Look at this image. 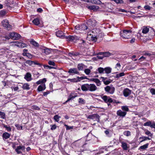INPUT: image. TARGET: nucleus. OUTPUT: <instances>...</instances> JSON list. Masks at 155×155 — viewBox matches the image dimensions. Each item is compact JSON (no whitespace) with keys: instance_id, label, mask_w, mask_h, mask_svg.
I'll use <instances>...</instances> for the list:
<instances>
[{"instance_id":"f257e3e1","label":"nucleus","mask_w":155,"mask_h":155,"mask_svg":"<svg viewBox=\"0 0 155 155\" xmlns=\"http://www.w3.org/2000/svg\"><path fill=\"white\" fill-rule=\"evenodd\" d=\"M121 36L124 38L128 39L130 38L132 31L130 30H123L120 33Z\"/></svg>"},{"instance_id":"f03ea898","label":"nucleus","mask_w":155,"mask_h":155,"mask_svg":"<svg viewBox=\"0 0 155 155\" xmlns=\"http://www.w3.org/2000/svg\"><path fill=\"white\" fill-rule=\"evenodd\" d=\"M105 92L108 94H113L114 92L115 88L112 85L107 86L104 87Z\"/></svg>"},{"instance_id":"7ed1b4c3","label":"nucleus","mask_w":155,"mask_h":155,"mask_svg":"<svg viewBox=\"0 0 155 155\" xmlns=\"http://www.w3.org/2000/svg\"><path fill=\"white\" fill-rule=\"evenodd\" d=\"M64 38H65L67 41L71 42H75L77 40L79 39V38L75 35L73 36L70 35L68 36H65Z\"/></svg>"},{"instance_id":"20e7f679","label":"nucleus","mask_w":155,"mask_h":155,"mask_svg":"<svg viewBox=\"0 0 155 155\" xmlns=\"http://www.w3.org/2000/svg\"><path fill=\"white\" fill-rule=\"evenodd\" d=\"M87 118L97 121L98 122H99L100 121V116L97 114L88 115L87 117Z\"/></svg>"},{"instance_id":"39448f33","label":"nucleus","mask_w":155,"mask_h":155,"mask_svg":"<svg viewBox=\"0 0 155 155\" xmlns=\"http://www.w3.org/2000/svg\"><path fill=\"white\" fill-rule=\"evenodd\" d=\"M2 25L4 27H5L7 30H9L12 28V26L9 24L8 21V20L5 19L3 20L2 22Z\"/></svg>"},{"instance_id":"423d86ee","label":"nucleus","mask_w":155,"mask_h":155,"mask_svg":"<svg viewBox=\"0 0 155 155\" xmlns=\"http://www.w3.org/2000/svg\"><path fill=\"white\" fill-rule=\"evenodd\" d=\"M101 98L106 103H111L113 102V99L111 98L106 95L103 96L101 97Z\"/></svg>"},{"instance_id":"0eeeda50","label":"nucleus","mask_w":155,"mask_h":155,"mask_svg":"<svg viewBox=\"0 0 155 155\" xmlns=\"http://www.w3.org/2000/svg\"><path fill=\"white\" fill-rule=\"evenodd\" d=\"M25 147L24 146H19L17 147L15 149V151L17 154H21L22 153V152L21 150L23 151L25 150Z\"/></svg>"},{"instance_id":"6e6552de","label":"nucleus","mask_w":155,"mask_h":155,"mask_svg":"<svg viewBox=\"0 0 155 155\" xmlns=\"http://www.w3.org/2000/svg\"><path fill=\"white\" fill-rule=\"evenodd\" d=\"M88 91L91 92L94 91L97 89V87L94 84H88Z\"/></svg>"},{"instance_id":"1a4fd4ad","label":"nucleus","mask_w":155,"mask_h":155,"mask_svg":"<svg viewBox=\"0 0 155 155\" xmlns=\"http://www.w3.org/2000/svg\"><path fill=\"white\" fill-rule=\"evenodd\" d=\"M100 79H102V81L105 85H108L112 81L110 79H108L107 78L101 77Z\"/></svg>"},{"instance_id":"9d476101","label":"nucleus","mask_w":155,"mask_h":155,"mask_svg":"<svg viewBox=\"0 0 155 155\" xmlns=\"http://www.w3.org/2000/svg\"><path fill=\"white\" fill-rule=\"evenodd\" d=\"M68 72L70 74H80V73L78 71V69L75 68H70L69 69Z\"/></svg>"},{"instance_id":"9b49d317","label":"nucleus","mask_w":155,"mask_h":155,"mask_svg":"<svg viewBox=\"0 0 155 155\" xmlns=\"http://www.w3.org/2000/svg\"><path fill=\"white\" fill-rule=\"evenodd\" d=\"M131 93V91L128 88L124 89L123 91V94L124 96L126 97L130 95Z\"/></svg>"},{"instance_id":"f8f14e48","label":"nucleus","mask_w":155,"mask_h":155,"mask_svg":"<svg viewBox=\"0 0 155 155\" xmlns=\"http://www.w3.org/2000/svg\"><path fill=\"white\" fill-rule=\"evenodd\" d=\"M120 142L121 143V146L124 150H127L129 148L128 145L126 142L121 141H120Z\"/></svg>"},{"instance_id":"ddd939ff","label":"nucleus","mask_w":155,"mask_h":155,"mask_svg":"<svg viewBox=\"0 0 155 155\" xmlns=\"http://www.w3.org/2000/svg\"><path fill=\"white\" fill-rule=\"evenodd\" d=\"M117 116L122 117H124L127 114V112L125 111H122L121 110H119L117 111Z\"/></svg>"},{"instance_id":"4468645a","label":"nucleus","mask_w":155,"mask_h":155,"mask_svg":"<svg viewBox=\"0 0 155 155\" xmlns=\"http://www.w3.org/2000/svg\"><path fill=\"white\" fill-rule=\"evenodd\" d=\"M24 78L27 81H30L32 80L31 74L30 73L28 72L25 75Z\"/></svg>"},{"instance_id":"2eb2a0df","label":"nucleus","mask_w":155,"mask_h":155,"mask_svg":"<svg viewBox=\"0 0 155 155\" xmlns=\"http://www.w3.org/2000/svg\"><path fill=\"white\" fill-rule=\"evenodd\" d=\"M25 63L26 64H28L29 66H31L32 64L40 65V64L38 63L36 61H33L31 60L26 61Z\"/></svg>"},{"instance_id":"dca6fc26","label":"nucleus","mask_w":155,"mask_h":155,"mask_svg":"<svg viewBox=\"0 0 155 155\" xmlns=\"http://www.w3.org/2000/svg\"><path fill=\"white\" fill-rule=\"evenodd\" d=\"M56 35L58 37L64 38L65 36L64 35L63 32L61 31H58L56 32Z\"/></svg>"},{"instance_id":"f3484780","label":"nucleus","mask_w":155,"mask_h":155,"mask_svg":"<svg viewBox=\"0 0 155 155\" xmlns=\"http://www.w3.org/2000/svg\"><path fill=\"white\" fill-rule=\"evenodd\" d=\"M87 25H88L89 27L91 28H93L96 25V23L94 21H92L91 20H89L87 22Z\"/></svg>"},{"instance_id":"a211bd4d","label":"nucleus","mask_w":155,"mask_h":155,"mask_svg":"<svg viewBox=\"0 0 155 155\" xmlns=\"http://www.w3.org/2000/svg\"><path fill=\"white\" fill-rule=\"evenodd\" d=\"M46 88L45 85V84H41L38 88L37 90L39 91H42Z\"/></svg>"},{"instance_id":"6ab92c4d","label":"nucleus","mask_w":155,"mask_h":155,"mask_svg":"<svg viewBox=\"0 0 155 155\" xmlns=\"http://www.w3.org/2000/svg\"><path fill=\"white\" fill-rule=\"evenodd\" d=\"M22 88L24 90H28L30 89V85L27 83H24L23 84Z\"/></svg>"},{"instance_id":"aec40b11","label":"nucleus","mask_w":155,"mask_h":155,"mask_svg":"<svg viewBox=\"0 0 155 155\" xmlns=\"http://www.w3.org/2000/svg\"><path fill=\"white\" fill-rule=\"evenodd\" d=\"M88 84H83L81 86V89L83 91H88Z\"/></svg>"},{"instance_id":"412c9836","label":"nucleus","mask_w":155,"mask_h":155,"mask_svg":"<svg viewBox=\"0 0 155 155\" xmlns=\"http://www.w3.org/2000/svg\"><path fill=\"white\" fill-rule=\"evenodd\" d=\"M10 136V134L7 132H5L2 134V137L4 140L9 138Z\"/></svg>"},{"instance_id":"4be33fe9","label":"nucleus","mask_w":155,"mask_h":155,"mask_svg":"<svg viewBox=\"0 0 155 155\" xmlns=\"http://www.w3.org/2000/svg\"><path fill=\"white\" fill-rule=\"evenodd\" d=\"M80 31H85L87 30L88 28V27L86 25L83 24L80 25Z\"/></svg>"},{"instance_id":"5701e85b","label":"nucleus","mask_w":155,"mask_h":155,"mask_svg":"<svg viewBox=\"0 0 155 155\" xmlns=\"http://www.w3.org/2000/svg\"><path fill=\"white\" fill-rule=\"evenodd\" d=\"M87 2H91L95 4H98L101 2L100 0H86Z\"/></svg>"},{"instance_id":"b1692460","label":"nucleus","mask_w":155,"mask_h":155,"mask_svg":"<svg viewBox=\"0 0 155 155\" xmlns=\"http://www.w3.org/2000/svg\"><path fill=\"white\" fill-rule=\"evenodd\" d=\"M112 68L110 67H106L104 68V71L105 73L109 74L111 72Z\"/></svg>"},{"instance_id":"393cba45","label":"nucleus","mask_w":155,"mask_h":155,"mask_svg":"<svg viewBox=\"0 0 155 155\" xmlns=\"http://www.w3.org/2000/svg\"><path fill=\"white\" fill-rule=\"evenodd\" d=\"M17 35V33L12 32L9 34V37H10V38H11L13 40H15L16 38L15 35Z\"/></svg>"},{"instance_id":"a878e982","label":"nucleus","mask_w":155,"mask_h":155,"mask_svg":"<svg viewBox=\"0 0 155 155\" xmlns=\"http://www.w3.org/2000/svg\"><path fill=\"white\" fill-rule=\"evenodd\" d=\"M32 22L35 25H37L40 24V20L38 18H35L34 19Z\"/></svg>"},{"instance_id":"bb28decb","label":"nucleus","mask_w":155,"mask_h":155,"mask_svg":"<svg viewBox=\"0 0 155 155\" xmlns=\"http://www.w3.org/2000/svg\"><path fill=\"white\" fill-rule=\"evenodd\" d=\"M30 42L31 44H32L33 46L35 47H38L39 46L38 44L34 40H32L30 41Z\"/></svg>"},{"instance_id":"cd10ccee","label":"nucleus","mask_w":155,"mask_h":155,"mask_svg":"<svg viewBox=\"0 0 155 155\" xmlns=\"http://www.w3.org/2000/svg\"><path fill=\"white\" fill-rule=\"evenodd\" d=\"M149 145V144L148 143H147L144 145L141 146L139 148V150H145L148 148Z\"/></svg>"},{"instance_id":"c85d7f7f","label":"nucleus","mask_w":155,"mask_h":155,"mask_svg":"<svg viewBox=\"0 0 155 155\" xmlns=\"http://www.w3.org/2000/svg\"><path fill=\"white\" fill-rule=\"evenodd\" d=\"M97 70L98 71V73L100 74L104 73V68L102 67H99L98 68Z\"/></svg>"},{"instance_id":"c756f323","label":"nucleus","mask_w":155,"mask_h":155,"mask_svg":"<svg viewBox=\"0 0 155 155\" xmlns=\"http://www.w3.org/2000/svg\"><path fill=\"white\" fill-rule=\"evenodd\" d=\"M42 52L46 54H49L51 52L50 50L47 48L42 49Z\"/></svg>"},{"instance_id":"7c9ffc66","label":"nucleus","mask_w":155,"mask_h":155,"mask_svg":"<svg viewBox=\"0 0 155 155\" xmlns=\"http://www.w3.org/2000/svg\"><path fill=\"white\" fill-rule=\"evenodd\" d=\"M46 81V79L45 78H43V79L40 80L36 82L37 84H43V83Z\"/></svg>"},{"instance_id":"2f4dec72","label":"nucleus","mask_w":155,"mask_h":155,"mask_svg":"<svg viewBox=\"0 0 155 155\" xmlns=\"http://www.w3.org/2000/svg\"><path fill=\"white\" fill-rule=\"evenodd\" d=\"M121 109L124 111H125L127 112V111H128L129 110V108L128 106H123L121 107Z\"/></svg>"},{"instance_id":"473e14b6","label":"nucleus","mask_w":155,"mask_h":155,"mask_svg":"<svg viewBox=\"0 0 155 155\" xmlns=\"http://www.w3.org/2000/svg\"><path fill=\"white\" fill-rule=\"evenodd\" d=\"M139 139H142L140 141V142H142L144 141L147 140H150V138L147 137H140L139 138Z\"/></svg>"},{"instance_id":"72a5a7b5","label":"nucleus","mask_w":155,"mask_h":155,"mask_svg":"<svg viewBox=\"0 0 155 155\" xmlns=\"http://www.w3.org/2000/svg\"><path fill=\"white\" fill-rule=\"evenodd\" d=\"M84 64H79L78 65L77 68L79 71L82 70L83 69Z\"/></svg>"},{"instance_id":"f704fd0d","label":"nucleus","mask_w":155,"mask_h":155,"mask_svg":"<svg viewBox=\"0 0 155 155\" xmlns=\"http://www.w3.org/2000/svg\"><path fill=\"white\" fill-rule=\"evenodd\" d=\"M18 46L21 48H24L27 46L26 44L24 43L18 42Z\"/></svg>"},{"instance_id":"c9c22d12","label":"nucleus","mask_w":155,"mask_h":155,"mask_svg":"<svg viewBox=\"0 0 155 155\" xmlns=\"http://www.w3.org/2000/svg\"><path fill=\"white\" fill-rule=\"evenodd\" d=\"M77 78L78 82H79L81 81V80H83L84 79H88L87 78L86 76L81 77H78Z\"/></svg>"},{"instance_id":"e433bc0d","label":"nucleus","mask_w":155,"mask_h":155,"mask_svg":"<svg viewBox=\"0 0 155 155\" xmlns=\"http://www.w3.org/2000/svg\"><path fill=\"white\" fill-rule=\"evenodd\" d=\"M61 118V117L58 115H56L54 117V119L55 121L58 122L59 120V118Z\"/></svg>"},{"instance_id":"4c0bfd02","label":"nucleus","mask_w":155,"mask_h":155,"mask_svg":"<svg viewBox=\"0 0 155 155\" xmlns=\"http://www.w3.org/2000/svg\"><path fill=\"white\" fill-rule=\"evenodd\" d=\"M125 75V74L124 72H121L119 74H117L115 77L117 78H119L120 77H122Z\"/></svg>"},{"instance_id":"58836bf2","label":"nucleus","mask_w":155,"mask_h":155,"mask_svg":"<svg viewBox=\"0 0 155 155\" xmlns=\"http://www.w3.org/2000/svg\"><path fill=\"white\" fill-rule=\"evenodd\" d=\"M149 31V29L147 27H144L142 31V32L144 34L147 33Z\"/></svg>"},{"instance_id":"ea45409f","label":"nucleus","mask_w":155,"mask_h":155,"mask_svg":"<svg viewBox=\"0 0 155 155\" xmlns=\"http://www.w3.org/2000/svg\"><path fill=\"white\" fill-rule=\"evenodd\" d=\"M78 102L79 103L81 104H84L85 103V101L83 98H80L78 100Z\"/></svg>"},{"instance_id":"a19ab883","label":"nucleus","mask_w":155,"mask_h":155,"mask_svg":"<svg viewBox=\"0 0 155 155\" xmlns=\"http://www.w3.org/2000/svg\"><path fill=\"white\" fill-rule=\"evenodd\" d=\"M94 82L96 83L97 85L98 86H100L101 84L100 80L97 78L96 79Z\"/></svg>"},{"instance_id":"79ce46f5","label":"nucleus","mask_w":155,"mask_h":155,"mask_svg":"<svg viewBox=\"0 0 155 155\" xmlns=\"http://www.w3.org/2000/svg\"><path fill=\"white\" fill-rule=\"evenodd\" d=\"M68 81H70L71 82L74 83L78 82L77 78H73L72 79H68Z\"/></svg>"},{"instance_id":"37998d69","label":"nucleus","mask_w":155,"mask_h":155,"mask_svg":"<svg viewBox=\"0 0 155 155\" xmlns=\"http://www.w3.org/2000/svg\"><path fill=\"white\" fill-rule=\"evenodd\" d=\"M31 108L33 110H40V108H39L38 106L35 105L32 106L31 107Z\"/></svg>"},{"instance_id":"c03bdc74","label":"nucleus","mask_w":155,"mask_h":155,"mask_svg":"<svg viewBox=\"0 0 155 155\" xmlns=\"http://www.w3.org/2000/svg\"><path fill=\"white\" fill-rule=\"evenodd\" d=\"M103 55L105 57H108L111 55V54L109 52H105L102 53Z\"/></svg>"},{"instance_id":"a18cd8bd","label":"nucleus","mask_w":155,"mask_h":155,"mask_svg":"<svg viewBox=\"0 0 155 155\" xmlns=\"http://www.w3.org/2000/svg\"><path fill=\"white\" fill-rule=\"evenodd\" d=\"M0 116L2 119H5L6 118L5 114L4 112L0 111Z\"/></svg>"},{"instance_id":"49530a36","label":"nucleus","mask_w":155,"mask_h":155,"mask_svg":"<svg viewBox=\"0 0 155 155\" xmlns=\"http://www.w3.org/2000/svg\"><path fill=\"white\" fill-rule=\"evenodd\" d=\"M127 137L130 136V132L129 131H125L123 133Z\"/></svg>"},{"instance_id":"de8ad7c7","label":"nucleus","mask_w":155,"mask_h":155,"mask_svg":"<svg viewBox=\"0 0 155 155\" xmlns=\"http://www.w3.org/2000/svg\"><path fill=\"white\" fill-rule=\"evenodd\" d=\"M91 71V70L88 68L85 69L84 70L85 73L87 75H89V74L90 73Z\"/></svg>"},{"instance_id":"09e8293b","label":"nucleus","mask_w":155,"mask_h":155,"mask_svg":"<svg viewBox=\"0 0 155 155\" xmlns=\"http://www.w3.org/2000/svg\"><path fill=\"white\" fill-rule=\"evenodd\" d=\"M113 1L117 4H123L124 3V1L122 0H113Z\"/></svg>"},{"instance_id":"8fccbe9b","label":"nucleus","mask_w":155,"mask_h":155,"mask_svg":"<svg viewBox=\"0 0 155 155\" xmlns=\"http://www.w3.org/2000/svg\"><path fill=\"white\" fill-rule=\"evenodd\" d=\"M144 8L146 10H150L152 7L148 5H146L144 7Z\"/></svg>"},{"instance_id":"3c124183","label":"nucleus","mask_w":155,"mask_h":155,"mask_svg":"<svg viewBox=\"0 0 155 155\" xmlns=\"http://www.w3.org/2000/svg\"><path fill=\"white\" fill-rule=\"evenodd\" d=\"M151 122L150 121H147L144 124V126H148L150 127V126L151 125Z\"/></svg>"},{"instance_id":"603ef678","label":"nucleus","mask_w":155,"mask_h":155,"mask_svg":"<svg viewBox=\"0 0 155 155\" xmlns=\"http://www.w3.org/2000/svg\"><path fill=\"white\" fill-rule=\"evenodd\" d=\"M44 67L46 69H51L54 68L53 67L49 66L48 65H45L44 66Z\"/></svg>"},{"instance_id":"864d4df0","label":"nucleus","mask_w":155,"mask_h":155,"mask_svg":"<svg viewBox=\"0 0 155 155\" xmlns=\"http://www.w3.org/2000/svg\"><path fill=\"white\" fill-rule=\"evenodd\" d=\"M6 14V11L4 10H2L0 12V15L2 16H4Z\"/></svg>"},{"instance_id":"5fc2aeb1","label":"nucleus","mask_w":155,"mask_h":155,"mask_svg":"<svg viewBox=\"0 0 155 155\" xmlns=\"http://www.w3.org/2000/svg\"><path fill=\"white\" fill-rule=\"evenodd\" d=\"M15 126L18 130H21L22 129L23 127L22 126H21L19 124H16L15 125Z\"/></svg>"},{"instance_id":"6e6d98bb","label":"nucleus","mask_w":155,"mask_h":155,"mask_svg":"<svg viewBox=\"0 0 155 155\" xmlns=\"http://www.w3.org/2000/svg\"><path fill=\"white\" fill-rule=\"evenodd\" d=\"M48 64L49 65H52L53 66H55V63L52 61H49L48 62Z\"/></svg>"},{"instance_id":"4d7b16f0","label":"nucleus","mask_w":155,"mask_h":155,"mask_svg":"<svg viewBox=\"0 0 155 155\" xmlns=\"http://www.w3.org/2000/svg\"><path fill=\"white\" fill-rule=\"evenodd\" d=\"M150 92L152 95H155V89L153 88L150 89Z\"/></svg>"},{"instance_id":"13d9d810","label":"nucleus","mask_w":155,"mask_h":155,"mask_svg":"<svg viewBox=\"0 0 155 155\" xmlns=\"http://www.w3.org/2000/svg\"><path fill=\"white\" fill-rule=\"evenodd\" d=\"M4 127L6 128L7 131L10 132L11 130V128L10 127H8L7 126H4Z\"/></svg>"},{"instance_id":"bf43d9fd","label":"nucleus","mask_w":155,"mask_h":155,"mask_svg":"<svg viewBox=\"0 0 155 155\" xmlns=\"http://www.w3.org/2000/svg\"><path fill=\"white\" fill-rule=\"evenodd\" d=\"M51 130H53L56 129L57 128V126L55 124H54L53 125H51Z\"/></svg>"},{"instance_id":"052dcab7","label":"nucleus","mask_w":155,"mask_h":155,"mask_svg":"<svg viewBox=\"0 0 155 155\" xmlns=\"http://www.w3.org/2000/svg\"><path fill=\"white\" fill-rule=\"evenodd\" d=\"M66 127V129L67 130H69L71 129H72L73 128V127L69 126L66 124L64 125Z\"/></svg>"},{"instance_id":"680f3d73","label":"nucleus","mask_w":155,"mask_h":155,"mask_svg":"<svg viewBox=\"0 0 155 155\" xmlns=\"http://www.w3.org/2000/svg\"><path fill=\"white\" fill-rule=\"evenodd\" d=\"M68 55L70 57L74 56V52L72 51L71 52H70L68 53Z\"/></svg>"},{"instance_id":"e2e57ef3","label":"nucleus","mask_w":155,"mask_h":155,"mask_svg":"<svg viewBox=\"0 0 155 155\" xmlns=\"http://www.w3.org/2000/svg\"><path fill=\"white\" fill-rule=\"evenodd\" d=\"M70 95L72 96H74V97H77L78 96L77 94L74 92L71 93Z\"/></svg>"},{"instance_id":"0e129e2a","label":"nucleus","mask_w":155,"mask_h":155,"mask_svg":"<svg viewBox=\"0 0 155 155\" xmlns=\"http://www.w3.org/2000/svg\"><path fill=\"white\" fill-rule=\"evenodd\" d=\"M145 134L146 135H148L149 136H151L152 135V134L149 131H148V130H147L145 132Z\"/></svg>"},{"instance_id":"69168bd1","label":"nucleus","mask_w":155,"mask_h":155,"mask_svg":"<svg viewBox=\"0 0 155 155\" xmlns=\"http://www.w3.org/2000/svg\"><path fill=\"white\" fill-rule=\"evenodd\" d=\"M50 93V91H47L46 92H44L43 93V95L44 96H47L48 94H49Z\"/></svg>"},{"instance_id":"338daca9","label":"nucleus","mask_w":155,"mask_h":155,"mask_svg":"<svg viewBox=\"0 0 155 155\" xmlns=\"http://www.w3.org/2000/svg\"><path fill=\"white\" fill-rule=\"evenodd\" d=\"M121 67V65L120 63L119 62L117 63L116 66H115V68H120Z\"/></svg>"},{"instance_id":"774afa93","label":"nucleus","mask_w":155,"mask_h":155,"mask_svg":"<svg viewBox=\"0 0 155 155\" xmlns=\"http://www.w3.org/2000/svg\"><path fill=\"white\" fill-rule=\"evenodd\" d=\"M97 6L95 5H93L91 6L90 8L91 9L94 10L95 9H97Z\"/></svg>"}]
</instances>
